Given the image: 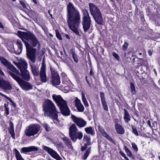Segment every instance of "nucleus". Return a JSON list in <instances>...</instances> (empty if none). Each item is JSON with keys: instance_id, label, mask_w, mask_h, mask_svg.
<instances>
[{"instance_id": "obj_51", "label": "nucleus", "mask_w": 160, "mask_h": 160, "mask_svg": "<svg viewBox=\"0 0 160 160\" xmlns=\"http://www.w3.org/2000/svg\"><path fill=\"white\" fill-rule=\"evenodd\" d=\"M89 74L91 75H92L93 74V72L92 70H91L89 72Z\"/></svg>"}, {"instance_id": "obj_30", "label": "nucleus", "mask_w": 160, "mask_h": 160, "mask_svg": "<svg viewBox=\"0 0 160 160\" xmlns=\"http://www.w3.org/2000/svg\"><path fill=\"white\" fill-rule=\"evenodd\" d=\"M84 130L86 132L89 134L93 135L94 134V128L92 127H89L86 128H84Z\"/></svg>"}, {"instance_id": "obj_50", "label": "nucleus", "mask_w": 160, "mask_h": 160, "mask_svg": "<svg viewBox=\"0 0 160 160\" xmlns=\"http://www.w3.org/2000/svg\"><path fill=\"white\" fill-rule=\"evenodd\" d=\"M13 63L18 67V63H17L15 62V61L13 62Z\"/></svg>"}, {"instance_id": "obj_8", "label": "nucleus", "mask_w": 160, "mask_h": 160, "mask_svg": "<svg viewBox=\"0 0 160 160\" xmlns=\"http://www.w3.org/2000/svg\"><path fill=\"white\" fill-rule=\"evenodd\" d=\"M25 44L26 48L27 55L30 60L33 63H34L35 62V53L36 49L32 48L27 42H25Z\"/></svg>"}, {"instance_id": "obj_13", "label": "nucleus", "mask_w": 160, "mask_h": 160, "mask_svg": "<svg viewBox=\"0 0 160 160\" xmlns=\"http://www.w3.org/2000/svg\"><path fill=\"white\" fill-rule=\"evenodd\" d=\"M89 6L91 14L92 16L101 12L100 10L93 3H89Z\"/></svg>"}, {"instance_id": "obj_24", "label": "nucleus", "mask_w": 160, "mask_h": 160, "mask_svg": "<svg viewBox=\"0 0 160 160\" xmlns=\"http://www.w3.org/2000/svg\"><path fill=\"white\" fill-rule=\"evenodd\" d=\"M78 128L76 125L74 124H72L69 128V136L70 137L72 136L75 133L78 131Z\"/></svg>"}, {"instance_id": "obj_56", "label": "nucleus", "mask_w": 160, "mask_h": 160, "mask_svg": "<svg viewBox=\"0 0 160 160\" xmlns=\"http://www.w3.org/2000/svg\"><path fill=\"white\" fill-rule=\"evenodd\" d=\"M142 54V53H139V55H141Z\"/></svg>"}, {"instance_id": "obj_36", "label": "nucleus", "mask_w": 160, "mask_h": 160, "mask_svg": "<svg viewBox=\"0 0 160 160\" xmlns=\"http://www.w3.org/2000/svg\"><path fill=\"white\" fill-rule=\"evenodd\" d=\"M128 42H125L122 46V49L124 51L126 50L128 47Z\"/></svg>"}, {"instance_id": "obj_47", "label": "nucleus", "mask_w": 160, "mask_h": 160, "mask_svg": "<svg viewBox=\"0 0 160 160\" xmlns=\"http://www.w3.org/2000/svg\"><path fill=\"white\" fill-rule=\"evenodd\" d=\"M6 114L8 115L9 114V108H6Z\"/></svg>"}, {"instance_id": "obj_17", "label": "nucleus", "mask_w": 160, "mask_h": 160, "mask_svg": "<svg viewBox=\"0 0 160 160\" xmlns=\"http://www.w3.org/2000/svg\"><path fill=\"white\" fill-rule=\"evenodd\" d=\"M100 95L102 104L104 110L107 111H108V107L106 102L104 93L102 92H100Z\"/></svg>"}, {"instance_id": "obj_43", "label": "nucleus", "mask_w": 160, "mask_h": 160, "mask_svg": "<svg viewBox=\"0 0 160 160\" xmlns=\"http://www.w3.org/2000/svg\"><path fill=\"white\" fill-rule=\"evenodd\" d=\"M132 132H133L136 135L138 136V132L135 128H132Z\"/></svg>"}, {"instance_id": "obj_46", "label": "nucleus", "mask_w": 160, "mask_h": 160, "mask_svg": "<svg viewBox=\"0 0 160 160\" xmlns=\"http://www.w3.org/2000/svg\"><path fill=\"white\" fill-rule=\"evenodd\" d=\"M20 4L22 6L23 8L26 7V5L25 4L23 1H21L20 2Z\"/></svg>"}, {"instance_id": "obj_9", "label": "nucleus", "mask_w": 160, "mask_h": 160, "mask_svg": "<svg viewBox=\"0 0 160 160\" xmlns=\"http://www.w3.org/2000/svg\"><path fill=\"white\" fill-rule=\"evenodd\" d=\"M42 148L44 150L46 151L51 157L57 160H61L62 158L57 153L51 148L43 145Z\"/></svg>"}, {"instance_id": "obj_25", "label": "nucleus", "mask_w": 160, "mask_h": 160, "mask_svg": "<svg viewBox=\"0 0 160 160\" xmlns=\"http://www.w3.org/2000/svg\"><path fill=\"white\" fill-rule=\"evenodd\" d=\"M30 65L32 73L33 75L36 76H38L39 72L38 68L35 66L33 64L30 63Z\"/></svg>"}, {"instance_id": "obj_18", "label": "nucleus", "mask_w": 160, "mask_h": 160, "mask_svg": "<svg viewBox=\"0 0 160 160\" xmlns=\"http://www.w3.org/2000/svg\"><path fill=\"white\" fill-rule=\"evenodd\" d=\"M83 137V134L81 132L77 131L72 136L70 137L71 139L73 141L76 142L77 139L79 140L82 139Z\"/></svg>"}, {"instance_id": "obj_35", "label": "nucleus", "mask_w": 160, "mask_h": 160, "mask_svg": "<svg viewBox=\"0 0 160 160\" xmlns=\"http://www.w3.org/2000/svg\"><path fill=\"white\" fill-rule=\"evenodd\" d=\"M124 148L125 152L127 153V155L130 157H132L133 155L131 152L126 146H125Z\"/></svg>"}, {"instance_id": "obj_28", "label": "nucleus", "mask_w": 160, "mask_h": 160, "mask_svg": "<svg viewBox=\"0 0 160 160\" xmlns=\"http://www.w3.org/2000/svg\"><path fill=\"white\" fill-rule=\"evenodd\" d=\"M9 131L13 139H15V133L13 128V123L12 122H10L9 124Z\"/></svg>"}, {"instance_id": "obj_14", "label": "nucleus", "mask_w": 160, "mask_h": 160, "mask_svg": "<svg viewBox=\"0 0 160 160\" xmlns=\"http://www.w3.org/2000/svg\"><path fill=\"white\" fill-rule=\"evenodd\" d=\"M46 65L43 64L42 65L40 71V76L41 81L43 82L47 81V76L46 73Z\"/></svg>"}, {"instance_id": "obj_29", "label": "nucleus", "mask_w": 160, "mask_h": 160, "mask_svg": "<svg viewBox=\"0 0 160 160\" xmlns=\"http://www.w3.org/2000/svg\"><path fill=\"white\" fill-rule=\"evenodd\" d=\"M123 118L125 121L127 123L131 120V117L128 112L125 109H124Z\"/></svg>"}, {"instance_id": "obj_45", "label": "nucleus", "mask_w": 160, "mask_h": 160, "mask_svg": "<svg viewBox=\"0 0 160 160\" xmlns=\"http://www.w3.org/2000/svg\"><path fill=\"white\" fill-rule=\"evenodd\" d=\"M120 153H121L122 156L124 157L126 160H129V159L127 158V157L126 156L125 154L123 153L122 152H120Z\"/></svg>"}, {"instance_id": "obj_57", "label": "nucleus", "mask_w": 160, "mask_h": 160, "mask_svg": "<svg viewBox=\"0 0 160 160\" xmlns=\"http://www.w3.org/2000/svg\"><path fill=\"white\" fill-rule=\"evenodd\" d=\"M158 158H159V159L160 160V156H159Z\"/></svg>"}, {"instance_id": "obj_49", "label": "nucleus", "mask_w": 160, "mask_h": 160, "mask_svg": "<svg viewBox=\"0 0 160 160\" xmlns=\"http://www.w3.org/2000/svg\"><path fill=\"white\" fill-rule=\"evenodd\" d=\"M147 123L148 124V125L150 126H151V124L150 121L149 120H148L147 121Z\"/></svg>"}, {"instance_id": "obj_34", "label": "nucleus", "mask_w": 160, "mask_h": 160, "mask_svg": "<svg viewBox=\"0 0 160 160\" xmlns=\"http://www.w3.org/2000/svg\"><path fill=\"white\" fill-rule=\"evenodd\" d=\"M90 152V148H89L85 152V154L83 156V159L84 160H86L87 158L88 157V156Z\"/></svg>"}, {"instance_id": "obj_48", "label": "nucleus", "mask_w": 160, "mask_h": 160, "mask_svg": "<svg viewBox=\"0 0 160 160\" xmlns=\"http://www.w3.org/2000/svg\"><path fill=\"white\" fill-rule=\"evenodd\" d=\"M152 51L151 50H149L148 51V53L150 56H151L152 54Z\"/></svg>"}, {"instance_id": "obj_40", "label": "nucleus", "mask_w": 160, "mask_h": 160, "mask_svg": "<svg viewBox=\"0 0 160 160\" xmlns=\"http://www.w3.org/2000/svg\"><path fill=\"white\" fill-rule=\"evenodd\" d=\"M0 95H1V96H2V97H5V98H6L7 99H8L11 102H12V100L11 98H10L8 97L6 95H4V94H3L2 93L0 92Z\"/></svg>"}, {"instance_id": "obj_55", "label": "nucleus", "mask_w": 160, "mask_h": 160, "mask_svg": "<svg viewBox=\"0 0 160 160\" xmlns=\"http://www.w3.org/2000/svg\"><path fill=\"white\" fill-rule=\"evenodd\" d=\"M50 10H49L48 11V12L49 13V14L50 15V16L52 17V14H50Z\"/></svg>"}, {"instance_id": "obj_21", "label": "nucleus", "mask_w": 160, "mask_h": 160, "mask_svg": "<svg viewBox=\"0 0 160 160\" xmlns=\"http://www.w3.org/2000/svg\"><path fill=\"white\" fill-rule=\"evenodd\" d=\"M16 45L18 47V49L14 48L15 52L16 54H19L22 52V45L21 41L20 40H17Z\"/></svg>"}, {"instance_id": "obj_42", "label": "nucleus", "mask_w": 160, "mask_h": 160, "mask_svg": "<svg viewBox=\"0 0 160 160\" xmlns=\"http://www.w3.org/2000/svg\"><path fill=\"white\" fill-rule=\"evenodd\" d=\"M43 126L44 128H45V129H46V130L47 132H49L50 131V129L49 127H48V125L47 124H44L43 125Z\"/></svg>"}, {"instance_id": "obj_23", "label": "nucleus", "mask_w": 160, "mask_h": 160, "mask_svg": "<svg viewBox=\"0 0 160 160\" xmlns=\"http://www.w3.org/2000/svg\"><path fill=\"white\" fill-rule=\"evenodd\" d=\"M21 72L22 78L28 81H29L30 78L29 73L27 69L22 70Z\"/></svg>"}, {"instance_id": "obj_54", "label": "nucleus", "mask_w": 160, "mask_h": 160, "mask_svg": "<svg viewBox=\"0 0 160 160\" xmlns=\"http://www.w3.org/2000/svg\"><path fill=\"white\" fill-rule=\"evenodd\" d=\"M155 157V156L154 155H152V156L151 157V158H153H153Z\"/></svg>"}, {"instance_id": "obj_38", "label": "nucleus", "mask_w": 160, "mask_h": 160, "mask_svg": "<svg viewBox=\"0 0 160 160\" xmlns=\"http://www.w3.org/2000/svg\"><path fill=\"white\" fill-rule=\"evenodd\" d=\"M72 57L74 61L76 62H78V59L77 58L76 55L74 52L72 53Z\"/></svg>"}, {"instance_id": "obj_58", "label": "nucleus", "mask_w": 160, "mask_h": 160, "mask_svg": "<svg viewBox=\"0 0 160 160\" xmlns=\"http://www.w3.org/2000/svg\"><path fill=\"white\" fill-rule=\"evenodd\" d=\"M12 1H16V0H12Z\"/></svg>"}, {"instance_id": "obj_10", "label": "nucleus", "mask_w": 160, "mask_h": 160, "mask_svg": "<svg viewBox=\"0 0 160 160\" xmlns=\"http://www.w3.org/2000/svg\"><path fill=\"white\" fill-rule=\"evenodd\" d=\"M0 77L1 81H0V88L5 91H10L12 88V86L10 82L8 81L4 80L3 77Z\"/></svg>"}, {"instance_id": "obj_7", "label": "nucleus", "mask_w": 160, "mask_h": 160, "mask_svg": "<svg viewBox=\"0 0 160 160\" xmlns=\"http://www.w3.org/2000/svg\"><path fill=\"white\" fill-rule=\"evenodd\" d=\"M83 17L82 25L84 31L85 32H87L89 29L91 25V19L88 11L86 9L82 10Z\"/></svg>"}, {"instance_id": "obj_37", "label": "nucleus", "mask_w": 160, "mask_h": 160, "mask_svg": "<svg viewBox=\"0 0 160 160\" xmlns=\"http://www.w3.org/2000/svg\"><path fill=\"white\" fill-rule=\"evenodd\" d=\"M132 145L133 149L136 152H137L138 150V149L136 144L134 143H132Z\"/></svg>"}, {"instance_id": "obj_27", "label": "nucleus", "mask_w": 160, "mask_h": 160, "mask_svg": "<svg viewBox=\"0 0 160 160\" xmlns=\"http://www.w3.org/2000/svg\"><path fill=\"white\" fill-rule=\"evenodd\" d=\"M62 139L66 145H67L69 148L73 149V147L72 144V142L68 138L66 137H65L63 138Z\"/></svg>"}, {"instance_id": "obj_12", "label": "nucleus", "mask_w": 160, "mask_h": 160, "mask_svg": "<svg viewBox=\"0 0 160 160\" xmlns=\"http://www.w3.org/2000/svg\"><path fill=\"white\" fill-rule=\"evenodd\" d=\"M51 82L53 85H58L60 83V79L58 73L54 71H52Z\"/></svg>"}, {"instance_id": "obj_39", "label": "nucleus", "mask_w": 160, "mask_h": 160, "mask_svg": "<svg viewBox=\"0 0 160 160\" xmlns=\"http://www.w3.org/2000/svg\"><path fill=\"white\" fill-rule=\"evenodd\" d=\"M56 34L57 37L58 38L59 40H62V38H61L60 34L59 33L58 31L57 30H56Z\"/></svg>"}, {"instance_id": "obj_2", "label": "nucleus", "mask_w": 160, "mask_h": 160, "mask_svg": "<svg viewBox=\"0 0 160 160\" xmlns=\"http://www.w3.org/2000/svg\"><path fill=\"white\" fill-rule=\"evenodd\" d=\"M67 9L68 22L69 26L76 34L80 35L78 30L79 25L80 22L79 12L70 2H69L67 5Z\"/></svg>"}, {"instance_id": "obj_53", "label": "nucleus", "mask_w": 160, "mask_h": 160, "mask_svg": "<svg viewBox=\"0 0 160 160\" xmlns=\"http://www.w3.org/2000/svg\"><path fill=\"white\" fill-rule=\"evenodd\" d=\"M32 1L35 3V4H37V2L36 1V0H32Z\"/></svg>"}, {"instance_id": "obj_26", "label": "nucleus", "mask_w": 160, "mask_h": 160, "mask_svg": "<svg viewBox=\"0 0 160 160\" xmlns=\"http://www.w3.org/2000/svg\"><path fill=\"white\" fill-rule=\"evenodd\" d=\"M115 128L118 133L120 134H123L124 133V129L120 125L118 124H116Z\"/></svg>"}, {"instance_id": "obj_20", "label": "nucleus", "mask_w": 160, "mask_h": 160, "mask_svg": "<svg viewBox=\"0 0 160 160\" xmlns=\"http://www.w3.org/2000/svg\"><path fill=\"white\" fill-rule=\"evenodd\" d=\"M18 67L21 71L22 70H24V69H27V63L24 60L21 59L18 62Z\"/></svg>"}, {"instance_id": "obj_1", "label": "nucleus", "mask_w": 160, "mask_h": 160, "mask_svg": "<svg viewBox=\"0 0 160 160\" xmlns=\"http://www.w3.org/2000/svg\"><path fill=\"white\" fill-rule=\"evenodd\" d=\"M0 60L1 63L11 71L8 72L9 75L16 81L23 90L27 91L32 88V85L18 76L20 74L19 72L6 59L3 57L0 56Z\"/></svg>"}, {"instance_id": "obj_19", "label": "nucleus", "mask_w": 160, "mask_h": 160, "mask_svg": "<svg viewBox=\"0 0 160 160\" xmlns=\"http://www.w3.org/2000/svg\"><path fill=\"white\" fill-rule=\"evenodd\" d=\"M96 22L98 24L102 25L103 21L101 13H100L93 16Z\"/></svg>"}, {"instance_id": "obj_11", "label": "nucleus", "mask_w": 160, "mask_h": 160, "mask_svg": "<svg viewBox=\"0 0 160 160\" xmlns=\"http://www.w3.org/2000/svg\"><path fill=\"white\" fill-rule=\"evenodd\" d=\"M71 118L79 128L84 127L87 124L86 122L81 118H77L73 115H71Z\"/></svg>"}, {"instance_id": "obj_52", "label": "nucleus", "mask_w": 160, "mask_h": 160, "mask_svg": "<svg viewBox=\"0 0 160 160\" xmlns=\"http://www.w3.org/2000/svg\"><path fill=\"white\" fill-rule=\"evenodd\" d=\"M0 27L1 28H3V26L0 22Z\"/></svg>"}, {"instance_id": "obj_16", "label": "nucleus", "mask_w": 160, "mask_h": 160, "mask_svg": "<svg viewBox=\"0 0 160 160\" xmlns=\"http://www.w3.org/2000/svg\"><path fill=\"white\" fill-rule=\"evenodd\" d=\"M75 104L78 110V111L80 112H83L84 108L83 105L81 103L80 100H79L77 98H75L74 101Z\"/></svg>"}, {"instance_id": "obj_4", "label": "nucleus", "mask_w": 160, "mask_h": 160, "mask_svg": "<svg viewBox=\"0 0 160 160\" xmlns=\"http://www.w3.org/2000/svg\"><path fill=\"white\" fill-rule=\"evenodd\" d=\"M53 100L59 107L61 113L64 116L70 114V110L67 105L66 101L60 95L54 94L52 96Z\"/></svg>"}, {"instance_id": "obj_6", "label": "nucleus", "mask_w": 160, "mask_h": 160, "mask_svg": "<svg viewBox=\"0 0 160 160\" xmlns=\"http://www.w3.org/2000/svg\"><path fill=\"white\" fill-rule=\"evenodd\" d=\"M40 126L38 124H32L26 128L24 133L28 137L34 136L37 134L40 130Z\"/></svg>"}, {"instance_id": "obj_22", "label": "nucleus", "mask_w": 160, "mask_h": 160, "mask_svg": "<svg viewBox=\"0 0 160 160\" xmlns=\"http://www.w3.org/2000/svg\"><path fill=\"white\" fill-rule=\"evenodd\" d=\"M98 129L100 133L103 137L106 138L108 140L110 141L111 142L114 143L115 142L113 139L109 136V135L106 132L103 128L99 127Z\"/></svg>"}, {"instance_id": "obj_59", "label": "nucleus", "mask_w": 160, "mask_h": 160, "mask_svg": "<svg viewBox=\"0 0 160 160\" xmlns=\"http://www.w3.org/2000/svg\"><path fill=\"white\" fill-rule=\"evenodd\" d=\"M68 37H69V36H67V38H68Z\"/></svg>"}, {"instance_id": "obj_44", "label": "nucleus", "mask_w": 160, "mask_h": 160, "mask_svg": "<svg viewBox=\"0 0 160 160\" xmlns=\"http://www.w3.org/2000/svg\"><path fill=\"white\" fill-rule=\"evenodd\" d=\"M88 145H87L85 143L84 144V146H82L81 148V150L82 151H83L84 150H85L87 148Z\"/></svg>"}, {"instance_id": "obj_31", "label": "nucleus", "mask_w": 160, "mask_h": 160, "mask_svg": "<svg viewBox=\"0 0 160 160\" xmlns=\"http://www.w3.org/2000/svg\"><path fill=\"white\" fill-rule=\"evenodd\" d=\"M81 93L82 100L84 104V105L85 107H88V104L85 95L83 92H82Z\"/></svg>"}, {"instance_id": "obj_32", "label": "nucleus", "mask_w": 160, "mask_h": 160, "mask_svg": "<svg viewBox=\"0 0 160 160\" xmlns=\"http://www.w3.org/2000/svg\"><path fill=\"white\" fill-rule=\"evenodd\" d=\"M83 140L86 142L85 143L88 145H89L90 144V138L89 137L88 135H84Z\"/></svg>"}, {"instance_id": "obj_3", "label": "nucleus", "mask_w": 160, "mask_h": 160, "mask_svg": "<svg viewBox=\"0 0 160 160\" xmlns=\"http://www.w3.org/2000/svg\"><path fill=\"white\" fill-rule=\"evenodd\" d=\"M43 110L45 116L52 118L54 123L59 122L56 108L51 100L48 99L46 101Z\"/></svg>"}, {"instance_id": "obj_5", "label": "nucleus", "mask_w": 160, "mask_h": 160, "mask_svg": "<svg viewBox=\"0 0 160 160\" xmlns=\"http://www.w3.org/2000/svg\"><path fill=\"white\" fill-rule=\"evenodd\" d=\"M18 34L19 37L22 40H23V38H24L28 41L30 40L32 45L34 47H35L38 44H39V41L35 36L31 33H27L19 31L18 32Z\"/></svg>"}, {"instance_id": "obj_15", "label": "nucleus", "mask_w": 160, "mask_h": 160, "mask_svg": "<svg viewBox=\"0 0 160 160\" xmlns=\"http://www.w3.org/2000/svg\"><path fill=\"white\" fill-rule=\"evenodd\" d=\"M38 148L35 146H31L28 147H23L21 149V153H25L31 152H36L38 151Z\"/></svg>"}, {"instance_id": "obj_33", "label": "nucleus", "mask_w": 160, "mask_h": 160, "mask_svg": "<svg viewBox=\"0 0 160 160\" xmlns=\"http://www.w3.org/2000/svg\"><path fill=\"white\" fill-rule=\"evenodd\" d=\"M130 89L131 93L132 94H135L136 93L135 87L133 83L131 82L130 83Z\"/></svg>"}, {"instance_id": "obj_41", "label": "nucleus", "mask_w": 160, "mask_h": 160, "mask_svg": "<svg viewBox=\"0 0 160 160\" xmlns=\"http://www.w3.org/2000/svg\"><path fill=\"white\" fill-rule=\"evenodd\" d=\"M113 56L118 60H119V55L116 54L115 52H113L112 53Z\"/></svg>"}]
</instances>
